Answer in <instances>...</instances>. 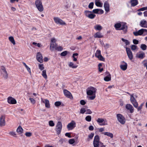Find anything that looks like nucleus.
<instances>
[{"instance_id":"obj_1","label":"nucleus","mask_w":147,"mask_h":147,"mask_svg":"<svg viewBox=\"0 0 147 147\" xmlns=\"http://www.w3.org/2000/svg\"><path fill=\"white\" fill-rule=\"evenodd\" d=\"M96 90V88L92 86H90L87 88L86 90L87 94L88 96H91L88 97L89 99L92 100L95 99Z\"/></svg>"},{"instance_id":"obj_2","label":"nucleus","mask_w":147,"mask_h":147,"mask_svg":"<svg viewBox=\"0 0 147 147\" xmlns=\"http://www.w3.org/2000/svg\"><path fill=\"white\" fill-rule=\"evenodd\" d=\"M35 4L38 10L40 12H42L44 10V7L41 0H36Z\"/></svg>"},{"instance_id":"obj_3","label":"nucleus","mask_w":147,"mask_h":147,"mask_svg":"<svg viewBox=\"0 0 147 147\" xmlns=\"http://www.w3.org/2000/svg\"><path fill=\"white\" fill-rule=\"evenodd\" d=\"M100 138L98 136H96L94 138L93 141L94 147H99L101 142H99Z\"/></svg>"},{"instance_id":"obj_4","label":"nucleus","mask_w":147,"mask_h":147,"mask_svg":"<svg viewBox=\"0 0 147 147\" xmlns=\"http://www.w3.org/2000/svg\"><path fill=\"white\" fill-rule=\"evenodd\" d=\"M56 40L54 38H51L50 47V50L51 51H53L54 49H55L57 46V44L56 43Z\"/></svg>"},{"instance_id":"obj_5","label":"nucleus","mask_w":147,"mask_h":147,"mask_svg":"<svg viewBox=\"0 0 147 147\" xmlns=\"http://www.w3.org/2000/svg\"><path fill=\"white\" fill-rule=\"evenodd\" d=\"M62 129V124L61 122L58 121L56 126L55 131L57 134L59 135L61 133Z\"/></svg>"},{"instance_id":"obj_6","label":"nucleus","mask_w":147,"mask_h":147,"mask_svg":"<svg viewBox=\"0 0 147 147\" xmlns=\"http://www.w3.org/2000/svg\"><path fill=\"white\" fill-rule=\"evenodd\" d=\"M117 120L121 124H124L125 122V120L123 115L120 114H118L117 115Z\"/></svg>"},{"instance_id":"obj_7","label":"nucleus","mask_w":147,"mask_h":147,"mask_svg":"<svg viewBox=\"0 0 147 147\" xmlns=\"http://www.w3.org/2000/svg\"><path fill=\"white\" fill-rule=\"evenodd\" d=\"M53 20L57 24H59L62 25H66L65 23L61 19L58 17H54Z\"/></svg>"},{"instance_id":"obj_8","label":"nucleus","mask_w":147,"mask_h":147,"mask_svg":"<svg viewBox=\"0 0 147 147\" xmlns=\"http://www.w3.org/2000/svg\"><path fill=\"white\" fill-rule=\"evenodd\" d=\"M127 94H129L131 96L130 100L131 102L133 105L134 107L135 108H137L138 106V104L135 98L133 96V94H130L129 93H127Z\"/></svg>"},{"instance_id":"obj_9","label":"nucleus","mask_w":147,"mask_h":147,"mask_svg":"<svg viewBox=\"0 0 147 147\" xmlns=\"http://www.w3.org/2000/svg\"><path fill=\"white\" fill-rule=\"evenodd\" d=\"M1 71L3 77L4 78L7 79L8 78V74L5 67L4 66H1Z\"/></svg>"},{"instance_id":"obj_10","label":"nucleus","mask_w":147,"mask_h":147,"mask_svg":"<svg viewBox=\"0 0 147 147\" xmlns=\"http://www.w3.org/2000/svg\"><path fill=\"white\" fill-rule=\"evenodd\" d=\"M76 123L74 121H72L67 125V127L69 130L72 129L76 127Z\"/></svg>"},{"instance_id":"obj_11","label":"nucleus","mask_w":147,"mask_h":147,"mask_svg":"<svg viewBox=\"0 0 147 147\" xmlns=\"http://www.w3.org/2000/svg\"><path fill=\"white\" fill-rule=\"evenodd\" d=\"M145 56V53L143 51H140L136 54V57L137 58L142 59Z\"/></svg>"},{"instance_id":"obj_12","label":"nucleus","mask_w":147,"mask_h":147,"mask_svg":"<svg viewBox=\"0 0 147 147\" xmlns=\"http://www.w3.org/2000/svg\"><path fill=\"white\" fill-rule=\"evenodd\" d=\"M36 57L37 60L39 62L41 63L43 62V57L41 53L40 52H38L37 53Z\"/></svg>"},{"instance_id":"obj_13","label":"nucleus","mask_w":147,"mask_h":147,"mask_svg":"<svg viewBox=\"0 0 147 147\" xmlns=\"http://www.w3.org/2000/svg\"><path fill=\"white\" fill-rule=\"evenodd\" d=\"M7 102L10 104H15L17 102L16 99L11 96L7 98Z\"/></svg>"},{"instance_id":"obj_14","label":"nucleus","mask_w":147,"mask_h":147,"mask_svg":"<svg viewBox=\"0 0 147 147\" xmlns=\"http://www.w3.org/2000/svg\"><path fill=\"white\" fill-rule=\"evenodd\" d=\"M63 93L65 95L67 98L71 99L73 98L71 93L67 90L65 89L63 90Z\"/></svg>"},{"instance_id":"obj_15","label":"nucleus","mask_w":147,"mask_h":147,"mask_svg":"<svg viewBox=\"0 0 147 147\" xmlns=\"http://www.w3.org/2000/svg\"><path fill=\"white\" fill-rule=\"evenodd\" d=\"M126 51L129 59L130 60L132 59L133 58L132 53L130 49L129 48L126 47Z\"/></svg>"},{"instance_id":"obj_16","label":"nucleus","mask_w":147,"mask_h":147,"mask_svg":"<svg viewBox=\"0 0 147 147\" xmlns=\"http://www.w3.org/2000/svg\"><path fill=\"white\" fill-rule=\"evenodd\" d=\"M5 117L4 115H2L0 117V126H3L5 125Z\"/></svg>"},{"instance_id":"obj_17","label":"nucleus","mask_w":147,"mask_h":147,"mask_svg":"<svg viewBox=\"0 0 147 147\" xmlns=\"http://www.w3.org/2000/svg\"><path fill=\"white\" fill-rule=\"evenodd\" d=\"M125 108L127 110H129L131 113H133L134 111V108L132 105L130 104L126 105Z\"/></svg>"},{"instance_id":"obj_18","label":"nucleus","mask_w":147,"mask_h":147,"mask_svg":"<svg viewBox=\"0 0 147 147\" xmlns=\"http://www.w3.org/2000/svg\"><path fill=\"white\" fill-rule=\"evenodd\" d=\"M140 25L142 27L147 28V22L145 20L141 21Z\"/></svg>"},{"instance_id":"obj_19","label":"nucleus","mask_w":147,"mask_h":147,"mask_svg":"<svg viewBox=\"0 0 147 147\" xmlns=\"http://www.w3.org/2000/svg\"><path fill=\"white\" fill-rule=\"evenodd\" d=\"M92 12L94 13L102 14L103 13L104 11L101 9H93Z\"/></svg>"},{"instance_id":"obj_20","label":"nucleus","mask_w":147,"mask_h":147,"mask_svg":"<svg viewBox=\"0 0 147 147\" xmlns=\"http://www.w3.org/2000/svg\"><path fill=\"white\" fill-rule=\"evenodd\" d=\"M97 121L98 123H102L104 122V123L102 124L101 125H106V124H105V123L107 122V121L106 119L98 118L97 119Z\"/></svg>"},{"instance_id":"obj_21","label":"nucleus","mask_w":147,"mask_h":147,"mask_svg":"<svg viewBox=\"0 0 147 147\" xmlns=\"http://www.w3.org/2000/svg\"><path fill=\"white\" fill-rule=\"evenodd\" d=\"M104 7L105 10L106 11L108 12L109 11V5L107 2L106 1L105 2L104 4Z\"/></svg>"},{"instance_id":"obj_22","label":"nucleus","mask_w":147,"mask_h":147,"mask_svg":"<svg viewBox=\"0 0 147 147\" xmlns=\"http://www.w3.org/2000/svg\"><path fill=\"white\" fill-rule=\"evenodd\" d=\"M122 62L124 63V64L121 65H120V67L122 70L125 71L126 70L127 68V65L126 63L124 61H123Z\"/></svg>"},{"instance_id":"obj_23","label":"nucleus","mask_w":147,"mask_h":147,"mask_svg":"<svg viewBox=\"0 0 147 147\" xmlns=\"http://www.w3.org/2000/svg\"><path fill=\"white\" fill-rule=\"evenodd\" d=\"M138 0H131L130 3L132 6L134 7L136 5L138 4Z\"/></svg>"},{"instance_id":"obj_24","label":"nucleus","mask_w":147,"mask_h":147,"mask_svg":"<svg viewBox=\"0 0 147 147\" xmlns=\"http://www.w3.org/2000/svg\"><path fill=\"white\" fill-rule=\"evenodd\" d=\"M42 102L45 104V106L46 107L49 108L50 107L49 102V100L47 99H45L44 100H42Z\"/></svg>"},{"instance_id":"obj_25","label":"nucleus","mask_w":147,"mask_h":147,"mask_svg":"<svg viewBox=\"0 0 147 147\" xmlns=\"http://www.w3.org/2000/svg\"><path fill=\"white\" fill-rule=\"evenodd\" d=\"M108 75L104 78V80L105 81L108 82L111 80V74L108 72H106Z\"/></svg>"},{"instance_id":"obj_26","label":"nucleus","mask_w":147,"mask_h":147,"mask_svg":"<svg viewBox=\"0 0 147 147\" xmlns=\"http://www.w3.org/2000/svg\"><path fill=\"white\" fill-rule=\"evenodd\" d=\"M94 37L95 38H101L103 37V36L100 32H98L94 34Z\"/></svg>"},{"instance_id":"obj_27","label":"nucleus","mask_w":147,"mask_h":147,"mask_svg":"<svg viewBox=\"0 0 147 147\" xmlns=\"http://www.w3.org/2000/svg\"><path fill=\"white\" fill-rule=\"evenodd\" d=\"M121 26L120 29V30H126L127 28V26L126 25V23H123L121 24Z\"/></svg>"},{"instance_id":"obj_28","label":"nucleus","mask_w":147,"mask_h":147,"mask_svg":"<svg viewBox=\"0 0 147 147\" xmlns=\"http://www.w3.org/2000/svg\"><path fill=\"white\" fill-rule=\"evenodd\" d=\"M23 130L22 127L19 126L17 128L16 131L19 134H21L23 133Z\"/></svg>"},{"instance_id":"obj_29","label":"nucleus","mask_w":147,"mask_h":147,"mask_svg":"<svg viewBox=\"0 0 147 147\" xmlns=\"http://www.w3.org/2000/svg\"><path fill=\"white\" fill-rule=\"evenodd\" d=\"M121 24L120 23H117L115 24L114 27L117 30H120V29L121 26Z\"/></svg>"},{"instance_id":"obj_30","label":"nucleus","mask_w":147,"mask_h":147,"mask_svg":"<svg viewBox=\"0 0 147 147\" xmlns=\"http://www.w3.org/2000/svg\"><path fill=\"white\" fill-rule=\"evenodd\" d=\"M95 3L97 6L100 7H102V3L100 2L99 0H96Z\"/></svg>"},{"instance_id":"obj_31","label":"nucleus","mask_w":147,"mask_h":147,"mask_svg":"<svg viewBox=\"0 0 147 147\" xmlns=\"http://www.w3.org/2000/svg\"><path fill=\"white\" fill-rule=\"evenodd\" d=\"M102 134L110 137L111 138H113V134L112 133L108 132H103Z\"/></svg>"},{"instance_id":"obj_32","label":"nucleus","mask_w":147,"mask_h":147,"mask_svg":"<svg viewBox=\"0 0 147 147\" xmlns=\"http://www.w3.org/2000/svg\"><path fill=\"white\" fill-rule=\"evenodd\" d=\"M9 41L13 44V45L16 44V43L13 37L12 36H10L9 37Z\"/></svg>"},{"instance_id":"obj_33","label":"nucleus","mask_w":147,"mask_h":147,"mask_svg":"<svg viewBox=\"0 0 147 147\" xmlns=\"http://www.w3.org/2000/svg\"><path fill=\"white\" fill-rule=\"evenodd\" d=\"M69 67H71L73 68H76L78 67L77 65L74 64L73 63L71 62L69 63Z\"/></svg>"},{"instance_id":"obj_34","label":"nucleus","mask_w":147,"mask_h":147,"mask_svg":"<svg viewBox=\"0 0 147 147\" xmlns=\"http://www.w3.org/2000/svg\"><path fill=\"white\" fill-rule=\"evenodd\" d=\"M94 29L98 30H100L102 29V27L100 25H97L94 27Z\"/></svg>"},{"instance_id":"obj_35","label":"nucleus","mask_w":147,"mask_h":147,"mask_svg":"<svg viewBox=\"0 0 147 147\" xmlns=\"http://www.w3.org/2000/svg\"><path fill=\"white\" fill-rule=\"evenodd\" d=\"M42 76L45 79H47V76L46 74V70H43L42 71Z\"/></svg>"},{"instance_id":"obj_36","label":"nucleus","mask_w":147,"mask_h":147,"mask_svg":"<svg viewBox=\"0 0 147 147\" xmlns=\"http://www.w3.org/2000/svg\"><path fill=\"white\" fill-rule=\"evenodd\" d=\"M101 55L100 51V50H97L95 54V57H98L99 56Z\"/></svg>"},{"instance_id":"obj_37","label":"nucleus","mask_w":147,"mask_h":147,"mask_svg":"<svg viewBox=\"0 0 147 147\" xmlns=\"http://www.w3.org/2000/svg\"><path fill=\"white\" fill-rule=\"evenodd\" d=\"M92 11H90L88 10L85 11L84 12V13L86 16L88 17L90 13H92Z\"/></svg>"},{"instance_id":"obj_38","label":"nucleus","mask_w":147,"mask_h":147,"mask_svg":"<svg viewBox=\"0 0 147 147\" xmlns=\"http://www.w3.org/2000/svg\"><path fill=\"white\" fill-rule=\"evenodd\" d=\"M147 48L146 45L144 44H142L141 45L140 48L143 50H145Z\"/></svg>"},{"instance_id":"obj_39","label":"nucleus","mask_w":147,"mask_h":147,"mask_svg":"<svg viewBox=\"0 0 147 147\" xmlns=\"http://www.w3.org/2000/svg\"><path fill=\"white\" fill-rule=\"evenodd\" d=\"M78 55V54L77 53H74L73 54L72 57L73 58V61H77V59L75 57V56H77Z\"/></svg>"},{"instance_id":"obj_40","label":"nucleus","mask_w":147,"mask_h":147,"mask_svg":"<svg viewBox=\"0 0 147 147\" xmlns=\"http://www.w3.org/2000/svg\"><path fill=\"white\" fill-rule=\"evenodd\" d=\"M92 119L91 116L90 115L87 116L85 118L86 120L88 122H90L91 121Z\"/></svg>"},{"instance_id":"obj_41","label":"nucleus","mask_w":147,"mask_h":147,"mask_svg":"<svg viewBox=\"0 0 147 147\" xmlns=\"http://www.w3.org/2000/svg\"><path fill=\"white\" fill-rule=\"evenodd\" d=\"M121 40L123 42H125L126 45H129L130 43L127 40L124 39L123 38H122Z\"/></svg>"},{"instance_id":"obj_42","label":"nucleus","mask_w":147,"mask_h":147,"mask_svg":"<svg viewBox=\"0 0 147 147\" xmlns=\"http://www.w3.org/2000/svg\"><path fill=\"white\" fill-rule=\"evenodd\" d=\"M96 16V15L90 13L88 18L91 19H93Z\"/></svg>"},{"instance_id":"obj_43","label":"nucleus","mask_w":147,"mask_h":147,"mask_svg":"<svg viewBox=\"0 0 147 147\" xmlns=\"http://www.w3.org/2000/svg\"><path fill=\"white\" fill-rule=\"evenodd\" d=\"M24 65L25 66L28 71L30 73H31V71L30 68L28 67V66L25 63H23Z\"/></svg>"},{"instance_id":"obj_44","label":"nucleus","mask_w":147,"mask_h":147,"mask_svg":"<svg viewBox=\"0 0 147 147\" xmlns=\"http://www.w3.org/2000/svg\"><path fill=\"white\" fill-rule=\"evenodd\" d=\"M29 100H30L31 103L32 104L34 105L36 103V100H34V98H29Z\"/></svg>"},{"instance_id":"obj_45","label":"nucleus","mask_w":147,"mask_h":147,"mask_svg":"<svg viewBox=\"0 0 147 147\" xmlns=\"http://www.w3.org/2000/svg\"><path fill=\"white\" fill-rule=\"evenodd\" d=\"M75 142V140L74 139H70L68 141V142L70 144H73Z\"/></svg>"},{"instance_id":"obj_46","label":"nucleus","mask_w":147,"mask_h":147,"mask_svg":"<svg viewBox=\"0 0 147 147\" xmlns=\"http://www.w3.org/2000/svg\"><path fill=\"white\" fill-rule=\"evenodd\" d=\"M94 135V134L93 133H91L88 135V141H89V139H92L93 138Z\"/></svg>"},{"instance_id":"obj_47","label":"nucleus","mask_w":147,"mask_h":147,"mask_svg":"<svg viewBox=\"0 0 147 147\" xmlns=\"http://www.w3.org/2000/svg\"><path fill=\"white\" fill-rule=\"evenodd\" d=\"M9 134L13 137H16V134L15 131H11L9 133Z\"/></svg>"},{"instance_id":"obj_48","label":"nucleus","mask_w":147,"mask_h":147,"mask_svg":"<svg viewBox=\"0 0 147 147\" xmlns=\"http://www.w3.org/2000/svg\"><path fill=\"white\" fill-rule=\"evenodd\" d=\"M86 111L85 109L84 108H82L81 109L80 111V113L81 114H83Z\"/></svg>"},{"instance_id":"obj_49","label":"nucleus","mask_w":147,"mask_h":147,"mask_svg":"<svg viewBox=\"0 0 147 147\" xmlns=\"http://www.w3.org/2000/svg\"><path fill=\"white\" fill-rule=\"evenodd\" d=\"M67 54V51H65L61 53V55L62 56H65Z\"/></svg>"},{"instance_id":"obj_50","label":"nucleus","mask_w":147,"mask_h":147,"mask_svg":"<svg viewBox=\"0 0 147 147\" xmlns=\"http://www.w3.org/2000/svg\"><path fill=\"white\" fill-rule=\"evenodd\" d=\"M49 125L51 127L54 126L55 125V124L53 121H50L49 122Z\"/></svg>"},{"instance_id":"obj_51","label":"nucleus","mask_w":147,"mask_h":147,"mask_svg":"<svg viewBox=\"0 0 147 147\" xmlns=\"http://www.w3.org/2000/svg\"><path fill=\"white\" fill-rule=\"evenodd\" d=\"M54 104L55 106L58 107L61 105V102L60 101H57Z\"/></svg>"},{"instance_id":"obj_52","label":"nucleus","mask_w":147,"mask_h":147,"mask_svg":"<svg viewBox=\"0 0 147 147\" xmlns=\"http://www.w3.org/2000/svg\"><path fill=\"white\" fill-rule=\"evenodd\" d=\"M39 68L40 70H43L44 68L43 65L42 64H39Z\"/></svg>"},{"instance_id":"obj_53","label":"nucleus","mask_w":147,"mask_h":147,"mask_svg":"<svg viewBox=\"0 0 147 147\" xmlns=\"http://www.w3.org/2000/svg\"><path fill=\"white\" fill-rule=\"evenodd\" d=\"M56 50H57L58 51H61L63 49V48L61 46H59L58 47H56L55 49Z\"/></svg>"},{"instance_id":"obj_54","label":"nucleus","mask_w":147,"mask_h":147,"mask_svg":"<svg viewBox=\"0 0 147 147\" xmlns=\"http://www.w3.org/2000/svg\"><path fill=\"white\" fill-rule=\"evenodd\" d=\"M137 46L134 45H132L131 46V49L132 50H135L137 48Z\"/></svg>"},{"instance_id":"obj_55","label":"nucleus","mask_w":147,"mask_h":147,"mask_svg":"<svg viewBox=\"0 0 147 147\" xmlns=\"http://www.w3.org/2000/svg\"><path fill=\"white\" fill-rule=\"evenodd\" d=\"M25 135L27 137H30L32 136V134L30 132H26V133Z\"/></svg>"},{"instance_id":"obj_56","label":"nucleus","mask_w":147,"mask_h":147,"mask_svg":"<svg viewBox=\"0 0 147 147\" xmlns=\"http://www.w3.org/2000/svg\"><path fill=\"white\" fill-rule=\"evenodd\" d=\"M94 5V3L93 2L90 3L88 5V7L90 9H92L93 8Z\"/></svg>"},{"instance_id":"obj_57","label":"nucleus","mask_w":147,"mask_h":147,"mask_svg":"<svg viewBox=\"0 0 147 147\" xmlns=\"http://www.w3.org/2000/svg\"><path fill=\"white\" fill-rule=\"evenodd\" d=\"M147 10V7H143L142 8H141L140 9H138V11H144V10Z\"/></svg>"},{"instance_id":"obj_58","label":"nucleus","mask_w":147,"mask_h":147,"mask_svg":"<svg viewBox=\"0 0 147 147\" xmlns=\"http://www.w3.org/2000/svg\"><path fill=\"white\" fill-rule=\"evenodd\" d=\"M99 60L104 61H105V58L101 55L100 56H99L98 57H97Z\"/></svg>"},{"instance_id":"obj_59","label":"nucleus","mask_w":147,"mask_h":147,"mask_svg":"<svg viewBox=\"0 0 147 147\" xmlns=\"http://www.w3.org/2000/svg\"><path fill=\"white\" fill-rule=\"evenodd\" d=\"M143 105V104L142 103L138 107H137V110H138V111H139L141 110V109L142 108Z\"/></svg>"},{"instance_id":"obj_60","label":"nucleus","mask_w":147,"mask_h":147,"mask_svg":"<svg viewBox=\"0 0 147 147\" xmlns=\"http://www.w3.org/2000/svg\"><path fill=\"white\" fill-rule=\"evenodd\" d=\"M133 43L135 45H137L139 43L138 41L136 39H133Z\"/></svg>"},{"instance_id":"obj_61","label":"nucleus","mask_w":147,"mask_h":147,"mask_svg":"<svg viewBox=\"0 0 147 147\" xmlns=\"http://www.w3.org/2000/svg\"><path fill=\"white\" fill-rule=\"evenodd\" d=\"M86 103V102L84 100H82L80 101V104L82 105H84Z\"/></svg>"},{"instance_id":"obj_62","label":"nucleus","mask_w":147,"mask_h":147,"mask_svg":"<svg viewBox=\"0 0 147 147\" xmlns=\"http://www.w3.org/2000/svg\"><path fill=\"white\" fill-rule=\"evenodd\" d=\"M142 29L139 30L138 31L140 35H142L143 34V30Z\"/></svg>"},{"instance_id":"obj_63","label":"nucleus","mask_w":147,"mask_h":147,"mask_svg":"<svg viewBox=\"0 0 147 147\" xmlns=\"http://www.w3.org/2000/svg\"><path fill=\"white\" fill-rule=\"evenodd\" d=\"M65 135L66 136H67L69 138H71V134L69 133H66Z\"/></svg>"},{"instance_id":"obj_64","label":"nucleus","mask_w":147,"mask_h":147,"mask_svg":"<svg viewBox=\"0 0 147 147\" xmlns=\"http://www.w3.org/2000/svg\"><path fill=\"white\" fill-rule=\"evenodd\" d=\"M133 34L136 36L140 35L138 31L134 32H133Z\"/></svg>"}]
</instances>
